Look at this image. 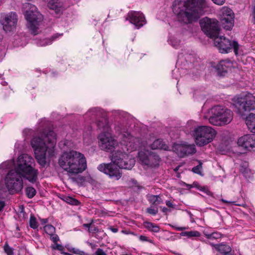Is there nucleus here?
I'll return each instance as SVG.
<instances>
[{"instance_id": "1", "label": "nucleus", "mask_w": 255, "mask_h": 255, "mask_svg": "<svg viewBox=\"0 0 255 255\" xmlns=\"http://www.w3.org/2000/svg\"><path fill=\"white\" fill-rule=\"evenodd\" d=\"M112 113L114 117L122 121V123L116 127V130L118 132L121 140V149L119 148L112 153L111 163L100 164L97 168L111 179L118 180L122 176L120 169L129 170L134 165V159L130 157L128 152L136 150L137 144L135 142L134 137L127 128L129 117L128 113L120 110H113Z\"/></svg>"}, {"instance_id": "2", "label": "nucleus", "mask_w": 255, "mask_h": 255, "mask_svg": "<svg viewBox=\"0 0 255 255\" xmlns=\"http://www.w3.org/2000/svg\"><path fill=\"white\" fill-rule=\"evenodd\" d=\"M51 126L46 119H41L30 142L35 159L42 166H45L47 160L54 155L56 135L51 129Z\"/></svg>"}, {"instance_id": "3", "label": "nucleus", "mask_w": 255, "mask_h": 255, "mask_svg": "<svg viewBox=\"0 0 255 255\" xmlns=\"http://www.w3.org/2000/svg\"><path fill=\"white\" fill-rule=\"evenodd\" d=\"M207 7L205 0H175L173 11L178 21L189 23L204 14Z\"/></svg>"}, {"instance_id": "4", "label": "nucleus", "mask_w": 255, "mask_h": 255, "mask_svg": "<svg viewBox=\"0 0 255 255\" xmlns=\"http://www.w3.org/2000/svg\"><path fill=\"white\" fill-rule=\"evenodd\" d=\"M58 163L70 176L81 173L87 168L84 155L75 150L64 152L60 157Z\"/></svg>"}, {"instance_id": "5", "label": "nucleus", "mask_w": 255, "mask_h": 255, "mask_svg": "<svg viewBox=\"0 0 255 255\" xmlns=\"http://www.w3.org/2000/svg\"><path fill=\"white\" fill-rule=\"evenodd\" d=\"M34 159L27 154H21L17 158L14 170L20 173L24 179L31 183L37 182L39 172L34 167Z\"/></svg>"}, {"instance_id": "6", "label": "nucleus", "mask_w": 255, "mask_h": 255, "mask_svg": "<svg viewBox=\"0 0 255 255\" xmlns=\"http://www.w3.org/2000/svg\"><path fill=\"white\" fill-rule=\"evenodd\" d=\"M97 127L102 130L98 136L99 144L103 150L112 151L119 145L118 141L111 133V128L107 119H103L97 123Z\"/></svg>"}, {"instance_id": "7", "label": "nucleus", "mask_w": 255, "mask_h": 255, "mask_svg": "<svg viewBox=\"0 0 255 255\" xmlns=\"http://www.w3.org/2000/svg\"><path fill=\"white\" fill-rule=\"evenodd\" d=\"M209 122L214 126H223L230 123L233 118V112L220 105L212 107L209 111Z\"/></svg>"}, {"instance_id": "8", "label": "nucleus", "mask_w": 255, "mask_h": 255, "mask_svg": "<svg viewBox=\"0 0 255 255\" xmlns=\"http://www.w3.org/2000/svg\"><path fill=\"white\" fill-rule=\"evenodd\" d=\"M232 104L237 114L243 117L246 112L255 110V96L251 93L237 95L232 99Z\"/></svg>"}, {"instance_id": "9", "label": "nucleus", "mask_w": 255, "mask_h": 255, "mask_svg": "<svg viewBox=\"0 0 255 255\" xmlns=\"http://www.w3.org/2000/svg\"><path fill=\"white\" fill-rule=\"evenodd\" d=\"M24 14L27 21V27L31 32L34 34H38V29L43 20L42 15L37 10V7L30 3H25L23 5Z\"/></svg>"}, {"instance_id": "10", "label": "nucleus", "mask_w": 255, "mask_h": 255, "mask_svg": "<svg viewBox=\"0 0 255 255\" xmlns=\"http://www.w3.org/2000/svg\"><path fill=\"white\" fill-rule=\"evenodd\" d=\"M23 176L14 170L8 172L4 178V184L10 194L20 193L23 187Z\"/></svg>"}, {"instance_id": "11", "label": "nucleus", "mask_w": 255, "mask_h": 255, "mask_svg": "<svg viewBox=\"0 0 255 255\" xmlns=\"http://www.w3.org/2000/svg\"><path fill=\"white\" fill-rule=\"evenodd\" d=\"M197 145L201 146L211 142L216 136V131L211 127L200 126L196 128L193 133Z\"/></svg>"}, {"instance_id": "12", "label": "nucleus", "mask_w": 255, "mask_h": 255, "mask_svg": "<svg viewBox=\"0 0 255 255\" xmlns=\"http://www.w3.org/2000/svg\"><path fill=\"white\" fill-rule=\"evenodd\" d=\"M213 38L215 46L218 47L221 53H227L233 49L235 54H238L239 45L237 41H231L224 36H219V34Z\"/></svg>"}, {"instance_id": "13", "label": "nucleus", "mask_w": 255, "mask_h": 255, "mask_svg": "<svg viewBox=\"0 0 255 255\" xmlns=\"http://www.w3.org/2000/svg\"><path fill=\"white\" fill-rule=\"evenodd\" d=\"M200 24L202 30L210 38H213L219 34L220 28L216 19L205 17L200 20Z\"/></svg>"}, {"instance_id": "14", "label": "nucleus", "mask_w": 255, "mask_h": 255, "mask_svg": "<svg viewBox=\"0 0 255 255\" xmlns=\"http://www.w3.org/2000/svg\"><path fill=\"white\" fill-rule=\"evenodd\" d=\"M144 149H139L138 157L141 162L149 167H153L159 165L160 158L154 152L146 150L145 145H143Z\"/></svg>"}, {"instance_id": "15", "label": "nucleus", "mask_w": 255, "mask_h": 255, "mask_svg": "<svg viewBox=\"0 0 255 255\" xmlns=\"http://www.w3.org/2000/svg\"><path fill=\"white\" fill-rule=\"evenodd\" d=\"M135 142L137 144V148L139 149H142L143 150L144 146L143 145H145L146 149H161L164 150H169V147L164 143L162 140L160 139H157L155 140L152 143H150V141H144L138 138L134 137Z\"/></svg>"}, {"instance_id": "16", "label": "nucleus", "mask_w": 255, "mask_h": 255, "mask_svg": "<svg viewBox=\"0 0 255 255\" xmlns=\"http://www.w3.org/2000/svg\"><path fill=\"white\" fill-rule=\"evenodd\" d=\"M220 20L223 27L230 30L234 26V14L232 10L227 7H223L220 10Z\"/></svg>"}, {"instance_id": "17", "label": "nucleus", "mask_w": 255, "mask_h": 255, "mask_svg": "<svg viewBox=\"0 0 255 255\" xmlns=\"http://www.w3.org/2000/svg\"><path fill=\"white\" fill-rule=\"evenodd\" d=\"M172 150L180 157H184L196 152V150L194 144H188L186 142L174 143Z\"/></svg>"}, {"instance_id": "18", "label": "nucleus", "mask_w": 255, "mask_h": 255, "mask_svg": "<svg viewBox=\"0 0 255 255\" xmlns=\"http://www.w3.org/2000/svg\"><path fill=\"white\" fill-rule=\"evenodd\" d=\"M18 17L14 12H10L3 16L1 23L3 30L6 32L13 31L15 30Z\"/></svg>"}, {"instance_id": "19", "label": "nucleus", "mask_w": 255, "mask_h": 255, "mask_svg": "<svg viewBox=\"0 0 255 255\" xmlns=\"http://www.w3.org/2000/svg\"><path fill=\"white\" fill-rule=\"evenodd\" d=\"M126 20H128L137 29L143 26L146 23L144 15L140 11H130L127 15Z\"/></svg>"}, {"instance_id": "20", "label": "nucleus", "mask_w": 255, "mask_h": 255, "mask_svg": "<svg viewBox=\"0 0 255 255\" xmlns=\"http://www.w3.org/2000/svg\"><path fill=\"white\" fill-rule=\"evenodd\" d=\"M238 144L247 150H255V134H246L240 137Z\"/></svg>"}, {"instance_id": "21", "label": "nucleus", "mask_w": 255, "mask_h": 255, "mask_svg": "<svg viewBox=\"0 0 255 255\" xmlns=\"http://www.w3.org/2000/svg\"><path fill=\"white\" fill-rule=\"evenodd\" d=\"M234 63L229 60H221L218 64L216 66L213 65L212 66L215 68L218 74L220 75H224V74L229 71H230L232 67H233Z\"/></svg>"}, {"instance_id": "22", "label": "nucleus", "mask_w": 255, "mask_h": 255, "mask_svg": "<svg viewBox=\"0 0 255 255\" xmlns=\"http://www.w3.org/2000/svg\"><path fill=\"white\" fill-rule=\"evenodd\" d=\"M63 36V33H55L51 38L40 37L34 40V43L38 46H45L50 45L54 41L57 40Z\"/></svg>"}, {"instance_id": "23", "label": "nucleus", "mask_w": 255, "mask_h": 255, "mask_svg": "<svg viewBox=\"0 0 255 255\" xmlns=\"http://www.w3.org/2000/svg\"><path fill=\"white\" fill-rule=\"evenodd\" d=\"M48 7L54 11L57 15L62 13L63 11V3L58 0H48L47 2Z\"/></svg>"}, {"instance_id": "24", "label": "nucleus", "mask_w": 255, "mask_h": 255, "mask_svg": "<svg viewBox=\"0 0 255 255\" xmlns=\"http://www.w3.org/2000/svg\"><path fill=\"white\" fill-rule=\"evenodd\" d=\"M15 163L13 159L8 160L0 164V174L4 175L6 172L14 170Z\"/></svg>"}, {"instance_id": "25", "label": "nucleus", "mask_w": 255, "mask_h": 255, "mask_svg": "<svg viewBox=\"0 0 255 255\" xmlns=\"http://www.w3.org/2000/svg\"><path fill=\"white\" fill-rule=\"evenodd\" d=\"M102 115V110L99 108H92L89 110L85 115L86 117L89 118L91 120H94Z\"/></svg>"}, {"instance_id": "26", "label": "nucleus", "mask_w": 255, "mask_h": 255, "mask_svg": "<svg viewBox=\"0 0 255 255\" xmlns=\"http://www.w3.org/2000/svg\"><path fill=\"white\" fill-rule=\"evenodd\" d=\"M246 125L249 129L253 133H255V114H250L247 117Z\"/></svg>"}, {"instance_id": "27", "label": "nucleus", "mask_w": 255, "mask_h": 255, "mask_svg": "<svg viewBox=\"0 0 255 255\" xmlns=\"http://www.w3.org/2000/svg\"><path fill=\"white\" fill-rule=\"evenodd\" d=\"M13 43L14 46H24L26 44V37L19 35H15Z\"/></svg>"}, {"instance_id": "28", "label": "nucleus", "mask_w": 255, "mask_h": 255, "mask_svg": "<svg viewBox=\"0 0 255 255\" xmlns=\"http://www.w3.org/2000/svg\"><path fill=\"white\" fill-rule=\"evenodd\" d=\"M144 226L146 229L151 232L158 233L159 231V226L150 222H144Z\"/></svg>"}, {"instance_id": "29", "label": "nucleus", "mask_w": 255, "mask_h": 255, "mask_svg": "<svg viewBox=\"0 0 255 255\" xmlns=\"http://www.w3.org/2000/svg\"><path fill=\"white\" fill-rule=\"evenodd\" d=\"M148 200L150 203L154 205H158L163 202L159 195H149L148 196Z\"/></svg>"}, {"instance_id": "30", "label": "nucleus", "mask_w": 255, "mask_h": 255, "mask_svg": "<svg viewBox=\"0 0 255 255\" xmlns=\"http://www.w3.org/2000/svg\"><path fill=\"white\" fill-rule=\"evenodd\" d=\"M168 42L173 48L177 49L180 45L181 41L176 36H170L168 40Z\"/></svg>"}, {"instance_id": "31", "label": "nucleus", "mask_w": 255, "mask_h": 255, "mask_svg": "<svg viewBox=\"0 0 255 255\" xmlns=\"http://www.w3.org/2000/svg\"><path fill=\"white\" fill-rule=\"evenodd\" d=\"M181 236H186L188 238L192 237H198L200 236V233L197 231H191L189 232H182L180 233Z\"/></svg>"}, {"instance_id": "32", "label": "nucleus", "mask_w": 255, "mask_h": 255, "mask_svg": "<svg viewBox=\"0 0 255 255\" xmlns=\"http://www.w3.org/2000/svg\"><path fill=\"white\" fill-rule=\"evenodd\" d=\"M217 246L216 248L222 255L231 252L232 250L231 248L229 245L221 244L217 245Z\"/></svg>"}, {"instance_id": "33", "label": "nucleus", "mask_w": 255, "mask_h": 255, "mask_svg": "<svg viewBox=\"0 0 255 255\" xmlns=\"http://www.w3.org/2000/svg\"><path fill=\"white\" fill-rule=\"evenodd\" d=\"M203 233L207 239L209 240L217 239L220 238L221 237V234L217 232H213L211 234H209L206 231H204Z\"/></svg>"}, {"instance_id": "34", "label": "nucleus", "mask_w": 255, "mask_h": 255, "mask_svg": "<svg viewBox=\"0 0 255 255\" xmlns=\"http://www.w3.org/2000/svg\"><path fill=\"white\" fill-rule=\"evenodd\" d=\"M26 194L29 198H33L36 194V191L32 187H27L25 189Z\"/></svg>"}, {"instance_id": "35", "label": "nucleus", "mask_w": 255, "mask_h": 255, "mask_svg": "<svg viewBox=\"0 0 255 255\" xmlns=\"http://www.w3.org/2000/svg\"><path fill=\"white\" fill-rule=\"evenodd\" d=\"M44 230L47 234L50 236L55 233V228L52 225H47L44 226Z\"/></svg>"}, {"instance_id": "36", "label": "nucleus", "mask_w": 255, "mask_h": 255, "mask_svg": "<svg viewBox=\"0 0 255 255\" xmlns=\"http://www.w3.org/2000/svg\"><path fill=\"white\" fill-rule=\"evenodd\" d=\"M29 225L30 227L33 229H36L38 227V223L36 221V219L33 215H31L30 216Z\"/></svg>"}, {"instance_id": "37", "label": "nucleus", "mask_w": 255, "mask_h": 255, "mask_svg": "<svg viewBox=\"0 0 255 255\" xmlns=\"http://www.w3.org/2000/svg\"><path fill=\"white\" fill-rule=\"evenodd\" d=\"M66 199V201L68 203H69L71 205H72L77 206V205H79L80 203L78 200H77L74 198H73L72 197H67Z\"/></svg>"}, {"instance_id": "38", "label": "nucleus", "mask_w": 255, "mask_h": 255, "mask_svg": "<svg viewBox=\"0 0 255 255\" xmlns=\"http://www.w3.org/2000/svg\"><path fill=\"white\" fill-rule=\"evenodd\" d=\"M202 164V162L199 161V164L198 165H197L196 166L193 168L192 171L195 173L198 174L199 175H202V172H201Z\"/></svg>"}, {"instance_id": "39", "label": "nucleus", "mask_w": 255, "mask_h": 255, "mask_svg": "<svg viewBox=\"0 0 255 255\" xmlns=\"http://www.w3.org/2000/svg\"><path fill=\"white\" fill-rule=\"evenodd\" d=\"M69 251L72 252L73 254L79 255H86L85 253L79 250V249L72 248L69 249Z\"/></svg>"}, {"instance_id": "40", "label": "nucleus", "mask_w": 255, "mask_h": 255, "mask_svg": "<svg viewBox=\"0 0 255 255\" xmlns=\"http://www.w3.org/2000/svg\"><path fill=\"white\" fill-rule=\"evenodd\" d=\"M4 250L7 255H13V249L10 247L7 244L4 246Z\"/></svg>"}, {"instance_id": "41", "label": "nucleus", "mask_w": 255, "mask_h": 255, "mask_svg": "<svg viewBox=\"0 0 255 255\" xmlns=\"http://www.w3.org/2000/svg\"><path fill=\"white\" fill-rule=\"evenodd\" d=\"M172 74L174 78L178 79L180 76L181 71L179 68L175 69L172 71Z\"/></svg>"}, {"instance_id": "42", "label": "nucleus", "mask_w": 255, "mask_h": 255, "mask_svg": "<svg viewBox=\"0 0 255 255\" xmlns=\"http://www.w3.org/2000/svg\"><path fill=\"white\" fill-rule=\"evenodd\" d=\"M147 212L150 214L155 215L158 212V209L156 207H150L147 209Z\"/></svg>"}, {"instance_id": "43", "label": "nucleus", "mask_w": 255, "mask_h": 255, "mask_svg": "<svg viewBox=\"0 0 255 255\" xmlns=\"http://www.w3.org/2000/svg\"><path fill=\"white\" fill-rule=\"evenodd\" d=\"M14 147H15L14 150H16L18 151H20L23 149V146L21 144V142H20V141H17L15 144Z\"/></svg>"}, {"instance_id": "44", "label": "nucleus", "mask_w": 255, "mask_h": 255, "mask_svg": "<svg viewBox=\"0 0 255 255\" xmlns=\"http://www.w3.org/2000/svg\"><path fill=\"white\" fill-rule=\"evenodd\" d=\"M139 239L140 241H142V242H148L150 243L153 244V240L149 239L147 237L143 236V235H140L139 237Z\"/></svg>"}, {"instance_id": "45", "label": "nucleus", "mask_w": 255, "mask_h": 255, "mask_svg": "<svg viewBox=\"0 0 255 255\" xmlns=\"http://www.w3.org/2000/svg\"><path fill=\"white\" fill-rule=\"evenodd\" d=\"M50 236V239L54 242L55 244L57 243L58 241L59 240V237L53 233L52 235Z\"/></svg>"}, {"instance_id": "46", "label": "nucleus", "mask_w": 255, "mask_h": 255, "mask_svg": "<svg viewBox=\"0 0 255 255\" xmlns=\"http://www.w3.org/2000/svg\"><path fill=\"white\" fill-rule=\"evenodd\" d=\"M34 133V131L31 129H25L23 131V135L27 136V135H31L33 134Z\"/></svg>"}, {"instance_id": "47", "label": "nucleus", "mask_w": 255, "mask_h": 255, "mask_svg": "<svg viewBox=\"0 0 255 255\" xmlns=\"http://www.w3.org/2000/svg\"><path fill=\"white\" fill-rule=\"evenodd\" d=\"M94 255H107L106 253L101 249H98Z\"/></svg>"}, {"instance_id": "48", "label": "nucleus", "mask_w": 255, "mask_h": 255, "mask_svg": "<svg viewBox=\"0 0 255 255\" xmlns=\"http://www.w3.org/2000/svg\"><path fill=\"white\" fill-rule=\"evenodd\" d=\"M53 249H56L59 251H62L63 249V246L58 244L57 243L55 244V245L52 247Z\"/></svg>"}, {"instance_id": "49", "label": "nucleus", "mask_w": 255, "mask_h": 255, "mask_svg": "<svg viewBox=\"0 0 255 255\" xmlns=\"http://www.w3.org/2000/svg\"><path fill=\"white\" fill-rule=\"evenodd\" d=\"M212 1L217 4V5H223L225 2V0H212Z\"/></svg>"}, {"instance_id": "50", "label": "nucleus", "mask_w": 255, "mask_h": 255, "mask_svg": "<svg viewBox=\"0 0 255 255\" xmlns=\"http://www.w3.org/2000/svg\"><path fill=\"white\" fill-rule=\"evenodd\" d=\"M252 16L254 19V22L255 23V4L252 8Z\"/></svg>"}, {"instance_id": "51", "label": "nucleus", "mask_w": 255, "mask_h": 255, "mask_svg": "<svg viewBox=\"0 0 255 255\" xmlns=\"http://www.w3.org/2000/svg\"><path fill=\"white\" fill-rule=\"evenodd\" d=\"M172 227L174 228L177 231H179L185 230L187 229V228L184 227H176V226H172Z\"/></svg>"}, {"instance_id": "52", "label": "nucleus", "mask_w": 255, "mask_h": 255, "mask_svg": "<svg viewBox=\"0 0 255 255\" xmlns=\"http://www.w3.org/2000/svg\"><path fill=\"white\" fill-rule=\"evenodd\" d=\"M166 205L169 208H174L175 206L173 204V203L170 201H166Z\"/></svg>"}, {"instance_id": "53", "label": "nucleus", "mask_w": 255, "mask_h": 255, "mask_svg": "<svg viewBox=\"0 0 255 255\" xmlns=\"http://www.w3.org/2000/svg\"><path fill=\"white\" fill-rule=\"evenodd\" d=\"M4 55H5L4 50L1 49L0 50V61L3 58Z\"/></svg>"}, {"instance_id": "54", "label": "nucleus", "mask_w": 255, "mask_h": 255, "mask_svg": "<svg viewBox=\"0 0 255 255\" xmlns=\"http://www.w3.org/2000/svg\"><path fill=\"white\" fill-rule=\"evenodd\" d=\"M5 206V203L3 201L0 200V212H1Z\"/></svg>"}, {"instance_id": "55", "label": "nucleus", "mask_w": 255, "mask_h": 255, "mask_svg": "<svg viewBox=\"0 0 255 255\" xmlns=\"http://www.w3.org/2000/svg\"><path fill=\"white\" fill-rule=\"evenodd\" d=\"M110 229L112 232L115 233L118 232V229L117 228L110 227Z\"/></svg>"}, {"instance_id": "56", "label": "nucleus", "mask_w": 255, "mask_h": 255, "mask_svg": "<svg viewBox=\"0 0 255 255\" xmlns=\"http://www.w3.org/2000/svg\"><path fill=\"white\" fill-rule=\"evenodd\" d=\"M47 219H40V222L42 224H45L48 222Z\"/></svg>"}, {"instance_id": "57", "label": "nucleus", "mask_w": 255, "mask_h": 255, "mask_svg": "<svg viewBox=\"0 0 255 255\" xmlns=\"http://www.w3.org/2000/svg\"><path fill=\"white\" fill-rule=\"evenodd\" d=\"M162 211L164 213H166L168 211V209L167 208L163 207L162 208Z\"/></svg>"}, {"instance_id": "58", "label": "nucleus", "mask_w": 255, "mask_h": 255, "mask_svg": "<svg viewBox=\"0 0 255 255\" xmlns=\"http://www.w3.org/2000/svg\"><path fill=\"white\" fill-rule=\"evenodd\" d=\"M81 179H82V180H83L84 181H85V180H87V181H90V180L91 179V178H90V177L88 178V179H85V178H86V177H81Z\"/></svg>"}, {"instance_id": "59", "label": "nucleus", "mask_w": 255, "mask_h": 255, "mask_svg": "<svg viewBox=\"0 0 255 255\" xmlns=\"http://www.w3.org/2000/svg\"><path fill=\"white\" fill-rule=\"evenodd\" d=\"M185 186L187 188H189V189H190L191 188H192L193 187L191 185L187 184H185Z\"/></svg>"}, {"instance_id": "60", "label": "nucleus", "mask_w": 255, "mask_h": 255, "mask_svg": "<svg viewBox=\"0 0 255 255\" xmlns=\"http://www.w3.org/2000/svg\"><path fill=\"white\" fill-rule=\"evenodd\" d=\"M91 226V224H84V226L87 227V228H89Z\"/></svg>"}, {"instance_id": "61", "label": "nucleus", "mask_w": 255, "mask_h": 255, "mask_svg": "<svg viewBox=\"0 0 255 255\" xmlns=\"http://www.w3.org/2000/svg\"><path fill=\"white\" fill-rule=\"evenodd\" d=\"M223 255H232V254L231 253V252H228L223 254Z\"/></svg>"}, {"instance_id": "62", "label": "nucleus", "mask_w": 255, "mask_h": 255, "mask_svg": "<svg viewBox=\"0 0 255 255\" xmlns=\"http://www.w3.org/2000/svg\"><path fill=\"white\" fill-rule=\"evenodd\" d=\"M1 84H2L3 86H5V85H6L7 84V83H6V82H5V81H4V82H1Z\"/></svg>"}, {"instance_id": "63", "label": "nucleus", "mask_w": 255, "mask_h": 255, "mask_svg": "<svg viewBox=\"0 0 255 255\" xmlns=\"http://www.w3.org/2000/svg\"><path fill=\"white\" fill-rule=\"evenodd\" d=\"M61 254L64 255H68V254H69V253H65V252H61Z\"/></svg>"}, {"instance_id": "64", "label": "nucleus", "mask_w": 255, "mask_h": 255, "mask_svg": "<svg viewBox=\"0 0 255 255\" xmlns=\"http://www.w3.org/2000/svg\"><path fill=\"white\" fill-rule=\"evenodd\" d=\"M61 254L64 255H68V254H69V253H65V252H61Z\"/></svg>"}]
</instances>
